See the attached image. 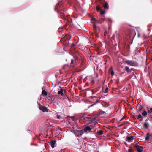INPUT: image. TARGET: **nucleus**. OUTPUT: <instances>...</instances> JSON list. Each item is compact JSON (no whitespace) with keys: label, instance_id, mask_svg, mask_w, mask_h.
Wrapping results in <instances>:
<instances>
[{"label":"nucleus","instance_id":"obj_44","mask_svg":"<svg viewBox=\"0 0 152 152\" xmlns=\"http://www.w3.org/2000/svg\"><path fill=\"white\" fill-rule=\"evenodd\" d=\"M97 35V34H96V35Z\"/></svg>","mask_w":152,"mask_h":152},{"label":"nucleus","instance_id":"obj_41","mask_svg":"<svg viewBox=\"0 0 152 152\" xmlns=\"http://www.w3.org/2000/svg\"><path fill=\"white\" fill-rule=\"evenodd\" d=\"M114 36L113 35V37H112V39H113V40L114 39Z\"/></svg>","mask_w":152,"mask_h":152},{"label":"nucleus","instance_id":"obj_29","mask_svg":"<svg viewBox=\"0 0 152 152\" xmlns=\"http://www.w3.org/2000/svg\"><path fill=\"white\" fill-rule=\"evenodd\" d=\"M128 152H133L134 151L133 150V149L132 148L129 149L128 150Z\"/></svg>","mask_w":152,"mask_h":152},{"label":"nucleus","instance_id":"obj_1","mask_svg":"<svg viewBox=\"0 0 152 152\" xmlns=\"http://www.w3.org/2000/svg\"><path fill=\"white\" fill-rule=\"evenodd\" d=\"M132 146L136 148V150L137 152H142L143 147L141 146L138 145L137 143H132Z\"/></svg>","mask_w":152,"mask_h":152},{"label":"nucleus","instance_id":"obj_10","mask_svg":"<svg viewBox=\"0 0 152 152\" xmlns=\"http://www.w3.org/2000/svg\"><path fill=\"white\" fill-rule=\"evenodd\" d=\"M103 6L105 9H107L109 8L108 4L107 2H104V4H103Z\"/></svg>","mask_w":152,"mask_h":152},{"label":"nucleus","instance_id":"obj_8","mask_svg":"<svg viewBox=\"0 0 152 152\" xmlns=\"http://www.w3.org/2000/svg\"><path fill=\"white\" fill-rule=\"evenodd\" d=\"M75 133L77 134H79L80 135H82L83 134V130H75Z\"/></svg>","mask_w":152,"mask_h":152},{"label":"nucleus","instance_id":"obj_5","mask_svg":"<svg viewBox=\"0 0 152 152\" xmlns=\"http://www.w3.org/2000/svg\"><path fill=\"white\" fill-rule=\"evenodd\" d=\"M86 125H89V126H91L92 125V126H94L95 125V124L94 122L92 123H90L88 124H86ZM91 129V128L90 127V126H88L86 127L84 129V130L85 132H87L88 131H90Z\"/></svg>","mask_w":152,"mask_h":152},{"label":"nucleus","instance_id":"obj_15","mask_svg":"<svg viewBox=\"0 0 152 152\" xmlns=\"http://www.w3.org/2000/svg\"><path fill=\"white\" fill-rule=\"evenodd\" d=\"M138 110L140 112H142L144 110V108L141 106H140L138 107Z\"/></svg>","mask_w":152,"mask_h":152},{"label":"nucleus","instance_id":"obj_12","mask_svg":"<svg viewBox=\"0 0 152 152\" xmlns=\"http://www.w3.org/2000/svg\"><path fill=\"white\" fill-rule=\"evenodd\" d=\"M100 13L101 15H102V18L103 19V21L104 20V15H102L104 14L105 13V12L104 11L101 10L100 11Z\"/></svg>","mask_w":152,"mask_h":152},{"label":"nucleus","instance_id":"obj_35","mask_svg":"<svg viewBox=\"0 0 152 152\" xmlns=\"http://www.w3.org/2000/svg\"><path fill=\"white\" fill-rule=\"evenodd\" d=\"M125 119V117L124 116L123 117V118L120 120V121H121Z\"/></svg>","mask_w":152,"mask_h":152},{"label":"nucleus","instance_id":"obj_24","mask_svg":"<svg viewBox=\"0 0 152 152\" xmlns=\"http://www.w3.org/2000/svg\"><path fill=\"white\" fill-rule=\"evenodd\" d=\"M93 27L94 29V31L95 32H96L97 31V28L96 25L95 24H94L93 25Z\"/></svg>","mask_w":152,"mask_h":152},{"label":"nucleus","instance_id":"obj_21","mask_svg":"<svg viewBox=\"0 0 152 152\" xmlns=\"http://www.w3.org/2000/svg\"><path fill=\"white\" fill-rule=\"evenodd\" d=\"M129 124V125L130 124V123L129 122H127V121H126V122H123V123L122 124H121L120 125V126H121L123 125H125V124Z\"/></svg>","mask_w":152,"mask_h":152},{"label":"nucleus","instance_id":"obj_13","mask_svg":"<svg viewBox=\"0 0 152 152\" xmlns=\"http://www.w3.org/2000/svg\"><path fill=\"white\" fill-rule=\"evenodd\" d=\"M56 141L55 140L52 141L51 142V145L52 148H54V145L56 144Z\"/></svg>","mask_w":152,"mask_h":152},{"label":"nucleus","instance_id":"obj_2","mask_svg":"<svg viewBox=\"0 0 152 152\" xmlns=\"http://www.w3.org/2000/svg\"><path fill=\"white\" fill-rule=\"evenodd\" d=\"M125 63L132 66H138V63L137 62L132 60H127L125 61Z\"/></svg>","mask_w":152,"mask_h":152},{"label":"nucleus","instance_id":"obj_18","mask_svg":"<svg viewBox=\"0 0 152 152\" xmlns=\"http://www.w3.org/2000/svg\"><path fill=\"white\" fill-rule=\"evenodd\" d=\"M99 99H97L95 102H94V103L93 104L91 105L90 107H92L94 105L96 104L99 103Z\"/></svg>","mask_w":152,"mask_h":152},{"label":"nucleus","instance_id":"obj_43","mask_svg":"<svg viewBox=\"0 0 152 152\" xmlns=\"http://www.w3.org/2000/svg\"><path fill=\"white\" fill-rule=\"evenodd\" d=\"M151 139L152 140V134H151Z\"/></svg>","mask_w":152,"mask_h":152},{"label":"nucleus","instance_id":"obj_9","mask_svg":"<svg viewBox=\"0 0 152 152\" xmlns=\"http://www.w3.org/2000/svg\"><path fill=\"white\" fill-rule=\"evenodd\" d=\"M124 70L126 71L128 74L130 73L131 72V70L127 66L125 67L124 69Z\"/></svg>","mask_w":152,"mask_h":152},{"label":"nucleus","instance_id":"obj_40","mask_svg":"<svg viewBox=\"0 0 152 152\" xmlns=\"http://www.w3.org/2000/svg\"><path fill=\"white\" fill-rule=\"evenodd\" d=\"M60 116L57 115V118L58 119H59L60 118Z\"/></svg>","mask_w":152,"mask_h":152},{"label":"nucleus","instance_id":"obj_28","mask_svg":"<svg viewBox=\"0 0 152 152\" xmlns=\"http://www.w3.org/2000/svg\"><path fill=\"white\" fill-rule=\"evenodd\" d=\"M110 74L112 76H113L114 74V72L113 71V70H111L110 72Z\"/></svg>","mask_w":152,"mask_h":152},{"label":"nucleus","instance_id":"obj_17","mask_svg":"<svg viewBox=\"0 0 152 152\" xmlns=\"http://www.w3.org/2000/svg\"><path fill=\"white\" fill-rule=\"evenodd\" d=\"M149 124L146 123H145L144 124V127L146 129H148Z\"/></svg>","mask_w":152,"mask_h":152},{"label":"nucleus","instance_id":"obj_33","mask_svg":"<svg viewBox=\"0 0 152 152\" xmlns=\"http://www.w3.org/2000/svg\"><path fill=\"white\" fill-rule=\"evenodd\" d=\"M60 14H61L60 15L61 16V17L62 18H64V16H63L64 15V13H62V12H60Z\"/></svg>","mask_w":152,"mask_h":152},{"label":"nucleus","instance_id":"obj_42","mask_svg":"<svg viewBox=\"0 0 152 152\" xmlns=\"http://www.w3.org/2000/svg\"><path fill=\"white\" fill-rule=\"evenodd\" d=\"M109 21H110L111 22H112V20H111V19H109Z\"/></svg>","mask_w":152,"mask_h":152},{"label":"nucleus","instance_id":"obj_3","mask_svg":"<svg viewBox=\"0 0 152 152\" xmlns=\"http://www.w3.org/2000/svg\"><path fill=\"white\" fill-rule=\"evenodd\" d=\"M96 118V117L95 116H92L91 117H86L83 118V120L84 121H90L92 122L94 121Z\"/></svg>","mask_w":152,"mask_h":152},{"label":"nucleus","instance_id":"obj_14","mask_svg":"<svg viewBox=\"0 0 152 152\" xmlns=\"http://www.w3.org/2000/svg\"><path fill=\"white\" fill-rule=\"evenodd\" d=\"M101 86H99L98 88H96L95 89L92 90L93 93H95L100 88Z\"/></svg>","mask_w":152,"mask_h":152},{"label":"nucleus","instance_id":"obj_31","mask_svg":"<svg viewBox=\"0 0 152 152\" xmlns=\"http://www.w3.org/2000/svg\"><path fill=\"white\" fill-rule=\"evenodd\" d=\"M143 117L140 114H139L138 116L137 119H138L140 118H143Z\"/></svg>","mask_w":152,"mask_h":152},{"label":"nucleus","instance_id":"obj_7","mask_svg":"<svg viewBox=\"0 0 152 152\" xmlns=\"http://www.w3.org/2000/svg\"><path fill=\"white\" fill-rule=\"evenodd\" d=\"M66 92L65 90H64L63 89L61 88L60 91L58 92V94L59 95L60 94L61 96H62L63 95L64 93H65Z\"/></svg>","mask_w":152,"mask_h":152},{"label":"nucleus","instance_id":"obj_23","mask_svg":"<svg viewBox=\"0 0 152 152\" xmlns=\"http://www.w3.org/2000/svg\"><path fill=\"white\" fill-rule=\"evenodd\" d=\"M147 115V112L146 111L144 110L143 112L142 113V115L143 116H146Z\"/></svg>","mask_w":152,"mask_h":152},{"label":"nucleus","instance_id":"obj_25","mask_svg":"<svg viewBox=\"0 0 152 152\" xmlns=\"http://www.w3.org/2000/svg\"><path fill=\"white\" fill-rule=\"evenodd\" d=\"M96 9L97 11H100L101 10L100 8L98 6H96Z\"/></svg>","mask_w":152,"mask_h":152},{"label":"nucleus","instance_id":"obj_36","mask_svg":"<svg viewBox=\"0 0 152 152\" xmlns=\"http://www.w3.org/2000/svg\"><path fill=\"white\" fill-rule=\"evenodd\" d=\"M75 45H76L74 43H73L72 44L71 46H72V47L73 48V47H75Z\"/></svg>","mask_w":152,"mask_h":152},{"label":"nucleus","instance_id":"obj_19","mask_svg":"<svg viewBox=\"0 0 152 152\" xmlns=\"http://www.w3.org/2000/svg\"><path fill=\"white\" fill-rule=\"evenodd\" d=\"M103 132L102 130H100L97 132V133L99 135H102L103 134Z\"/></svg>","mask_w":152,"mask_h":152},{"label":"nucleus","instance_id":"obj_11","mask_svg":"<svg viewBox=\"0 0 152 152\" xmlns=\"http://www.w3.org/2000/svg\"><path fill=\"white\" fill-rule=\"evenodd\" d=\"M127 140L129 142H131L132 140H133L134 139V137L132 136L129 137L127 136L126 137Z\"/></svg>","mask_w":152,"mask_h":152},{"label":"nucleus","instance_id":"obj_38","mask_svg":"<svg viewBox=\"0 0 152 152\" xmlns=\"http://www.w3.org/2000/svg\"><path fill=\"white\" fill-rule=\"evenodd\" d=\"M150 116L151 117V120H152V113H151L150 115Z\"/></svg>","mask_w":152,"mask_h":152},{"label":"nucleus","instance_id":"obj_37","mask_svg":"<svg viewBox=\"0 0 152 152\" xmlns=\"http://www.w3.org/2000/svg\"><path fill=\"white\" fill-rule=\"evenodd\" d=\"M64 99H69V100L68 97L67 96L65 97Z\"/></svg>","mask_w":152,"mask_h":152},{"label":"nucleus","instance_id":"obj_34","mask_svg":"<svg viewBox=\"0 0 152 152\" xmlns=\"http://www.w3.org/2000/svg\"><path fill=\"white\" fill-rule=\"evenodd\" d=\"M101 115L100 112L99 113L97 114L96 115H94L95 116H96V118L97 116H99Z\"/></svg>","mask_w":152,"mask_h":152},{"label":"nucleus","instance_id":"obj_20","mask_svg":"<svg viewBox=\"0 0 152 152\" xmlns=\"http://www.w3.org/2000/svg\"><path fill=\"white\" fill-rule=\"evenodd\" d=\"M42 94L43 95L45 96H46L47 95V93L45 90H42Z\"/></svg>","mask_w":152,"mask_h":152},{"label":"nucleus","instance_id":"obj_32","mask_svg":"<svg viewBox=\"0 0 152 152\" xmlns=\"http://www.w3.org/2000/svg\"><path fill=\"white\" fill-rule=\"evenodd\" d=\"M101 114H106V113L105 112L102 111H101L100 112Z\"/></svg>","mask_w":152,"mask_h":152},{"label":"nucleus","instance_id":"obj_30","mask_svg":"<svg viewBox=\"0 0 152 152\" xmlns=\"http://www.w3.org/2000/svg\"><path fill=\"white\" fill-rule=\"evenodd\" d=\"M148 111L149 113H151L152 112V108H150Z\"/></svg>","mask_w":152,"mask_h":152},{"label":"nucleus","instance_id":"obj_39","mask_svg":"<svg viewBox=\"0 0 152 152\" xmlns=\"http://www.w3.org/2000/svg\"><path fill=\"white\" fill-rule=\"evenodd\" d=\"M149 120V118H147L146 120H145V121L147 122Z\"/></svg>","mask_w":152,"mask_h":152},{"label":"nucleus","instance_id":"obj_4","mask_svg":"<svg viewBox=\"0 0 152 152\" xmlns=\"http://www.w3.org/2000/svg\"><path fill=\"white\" fill-rule=\"evenodd\" d=\"M78 62V60L77 58H74L71 59L70 63V66H73L77 64Z\"/></svg>","mask_w":152,"mask_h":152},{"label":"nucleus","instance_id":"obj_6","mask_svg":"<svg viewBox=\"0 0 152 152\" xmlns=\"http://www.w3.org/2000/svg\"><path fill=\"white\" fill-rule=\"evenodd\" d=\"M39 109L42 111L43 112L48 111L47 108L45 106L42 105H40L39 107Z\"/></svg>","mask_w":152,"mask_h":152},{"label":"nucleus","instance_id":"obj_27","mask_svg":"<svg viewBox=\"0 0 152 152\" xmlns=\"http://www.w3.org/2000/svg\"><path fill=\"white\" fill-rule=\"evenodd\" d=\"M91 20H94L96 22L97 21V20L95 18H92L91 19Z\"/></svg>","mask_w":152,"mask_h":152},{"label":"nucleus","instance_id":"obj_26","mask_svg":"<svg viewBox=\"0 0 152 152\" xmlns=\"http://www.w3.org/2000/svg\"><path fill=\"white\" fill-rule=\"evenodd\" d=\"M108 88L107 87L105 89V91H104V93H106L108 92Z\"/></svg>","mask_w":152,"mask_h":152},{"label":"nucleus","instance_id":"obj_16","mask_svg":"<svg viewBox=\"0 0 152 152\" xmlns=\"http://www.w3.org/2000/svg\"><path fill=\"white\" fill-rule=\"evenodd\" d=\"M150 137H151V134L147 133L146 134V137H145L146 140H149Z\"/></svg>","mask_w":152,"mask_h":152},{"label":"nucleus","instance_id":"obj_22","mask_svg":"<svg viewBox=\"0 0 152 152\" xmlns=\"http://www.w3.org/2000/svg\"><path fill=\"white\" fill-rule=\"evenodd\" d=\"M58 5H56L55 7V8H54V10L56 11L57 12L59 13L58 11Z\"/></svg>","mask_w":152,"mask_h":152}]
</instances>
